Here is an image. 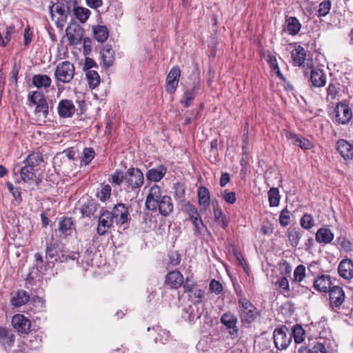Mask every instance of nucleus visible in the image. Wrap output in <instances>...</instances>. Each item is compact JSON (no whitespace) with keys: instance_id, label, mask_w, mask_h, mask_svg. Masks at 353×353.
<instances>
[{"instance_id":"1","label":"nucleus","mask_w":353,"mask_h":353,"mask_svg":"<svg viewBox=\"0 0 353 353\" xmlns=\"http://www.w3.org/2000/svg\"><path fill=\"white\" fill-rule=\"evenodd\" d=\"M237 295L240 296L239 304L240 307V317L243 323L250 324L256 319L258 312L256 307L246 298L241 296V292L235 288Z\"/></svg>"},{"instance_id":"2","label":"nucleus","mask_w":353,"mask_h":353,"mask_svg":"<svg viewBox=\"0 0 353 353\" xmlns=\"http://www.w3.org/2000/svg\"><path fill=\"white\" fill-rule=\"evenodd\" d=\"M144 176L138 168H131L125 173V184L126 190H135L143 184Z\"/></svg>"},{"instance_id":"3","label":"nucleus","mask_w":353,"mask_h":353,"mask_svg":"<svg viewBox=\"0 0 353 353\" xmlns=\"http://www.w3.org/2000/svg\"><path fill=\"white\" fill-rule=\"evenodd\" d=\"M74 75V66L68 61L59 63L54 72V76L57 81L63 83H69Z\"/></svg>"},{"instance_id":"4","label":"nucleus","mask_w":353,"mask_h":353,"mask_svg":"<svg viewBox=\"0 0 353 353\" xmlns=\"http://www.w3.org/2000/svg\"><path fill=\"white\" fill-rule=\"evenodd\" d=\"M292 338V334L285 326L276 328L274 332V342L278 350H285L290 344Z\"/></svg>"},{"instance_id":"5","label":"nucleus","mask_w":353,"mask_h":353,"mask_svg":"<svg viewBox=\"0 0 353 353\" xmlns=\"http://www.w3.org/2000/svg\"><path fill=\"white\" fill-rule=\"evenodd\" d=\"M163 197L161 188L157 185L152 186L145 200L147 209L152 211L156 210Z\"/></svg>"},{"instance_id":"6","label":"nucleus","mask_w":353,"mask_h":353,"mask_svg":"<svg viewBox=\"0 0 353 353\" xmlns=\"http://www.w3.org/2000/svg\"><path fill=\"white\" fill-rule=\"evenodd\" d=\"M334 111L336 113L335 121L339 124L344 125L347 123L352 117L351 109L347 104L343 102H339L336 105Z\"/></svg>"},{"instance_id":"7","label":"nucleus","mask_w":353,"mask_h":353,"mask_svg":"<svg viewBox=\"0 0 353 353\" xmlns=\"http://www.w3.org/2000/svg\"><path fill=\"white\" fill-rule=\"evenodd\" d=\"M65 33L70 43L75 46L81 43L83 30L79 25L72 23L67 27Z\"/></svg>"},{"instance_id":"8","label":"nucleus","mask_w":353,"mask_h":353,"mask_svg":"<svg viewBox=\"0 0 353 353\" xmlns=\"http://www.w3.org/2000/svg\"><path fill=\"white\" fill-rule=\"evenodd\" d=\"M237 317L232 313H225L222 315V324L228 330L229 334L232 338H236L239 334V329L236 326Z\"/></svg>"},{"instance_id":"9","label":"nucleus","mask_w":353,"mask_h":353,"mask_svg":"<svg viewBox=\"0 0 353 353\" xmlns=\"http://www.w3.org/2000/svg\"><path fill=\"white\" fill-rule=\"evenodd\" d=\"M115 221L113 219L112 212L105 211L101 213L99 219V224L97 229V233L99 235H103L107 230L110 228Z\"/></svg>"},{"instance_id":"10","label":"nucleus","mask_w":353,"mask_h":353,"mask_svg":"<svg viewBox=\"0 0 353 353\" xmlns=\"http://www.w3.org/2000/svg\"><path fill=\"white\" fill-rule=\"evenodd\" d=\"M181 71L179 68L174 67L170 70L166 78L165 90L172 94L176 91L179 81Z\"/></svg>"},{"instance_id":"11","label":"nucleus","mask_w":353,"mask_h":353,"mask_svg":"<svg viewBox=\"0 0 353 353\" xmlns=\"http://www.w3.org/2000/svg\"><path fill=\"white\" fill-rule=\"evenodd\" d=\"M12 324L19 332L27 334L30 329V321L23 314H15L12 319Z\"/></svg>"},{"instance_id":"12","label":"nucleus","mask_w":353,"mask_h":353,"mask_svg":"<svg viewBox=\"0 0 353 353\" xmlns=\"http://www.w3.org/2000/svg\"><path fill=\"white\" fill-rule=\"evenodd\" d=\"M310 73V79L312 85L316 88H321L325 85L326 76L322 70L312 68L310 72L304 71L305 75Z\"/></svg>"},{"instance_id":"13","label":"nucleus","mask_w":353,"mask_h":353,"mask_svg":"<svg viewBox=\"0 0 353 353\" xmlns=\"http://www.w3.org/2000/svg\"><path fill=\"white\" fill-rule=\"evenodd\" d=\"M111 212L115 223L118 225L125 223L128 219V210L123 203L115 205Z\"/></svg>"},{"instance_id":"14","label":"nucleus","mask_w":353,"mask_h":353,"mask_svg":"<svg viewBox=\"0 0 353 353\" xmlns=\"http://www.w3.org/2000/svg\"><path fill=\"white\" fill-rule=\"evenodd\" d=\"M345 293L339 286H334L330 290V302L332 307H339L344 302Z\"/></svg>"},{"instance_id":"15","label":"nucleus","mask_w":353,"mask_h":353,"mask_svg":"<svg viewBox=\"0 0 353 353\" xmlns=\"http://www.w3.org/2000/svg\"><path fill=\"white\" fill-rule=\"evenodd\" d=\"M19 172L21 180H23V182L28 183L29 184L38 183V171L24 165L20 168Z\"/></svg>"},{"instance_id":"16","label":"nucleus","mask_w":353,"mask_h":353,"mask_svg":"<svg viewBox=\"0 0 353 353\" xmlns=\"http://www.w3.org/2000/svg\"><path fill=\"white\" fill-rule=\"evenodd\" d=\"M336 148L345 160L353 162V145L347 141L341 139L336 143Z\"/></svg>"},{"instance_id":"17","label":"nucleus","mask_w":353,"mask_h":353,"mask_svg":"<svg viewBox=\"0 0 353 353\" xmlns=\"http://www.w3.org/2000/svg\"><path fill=\"white\" fill-rule=\"evenodd\" d=\"M338 271L340 276L345 279L353 278V261L349 259H343L339 263Z\"/></svg>"},{"instance_id":"18","label":"nucleus","mask_w":353,"mask_h":353,"mask_svg":"<svg viewBox=\"0 0 353 353\" xmlns=\"http://www.w3.org/2000/svg\"><path fill=\"white\" fill-rule=\"evenodd\" d=\"M165 283L171 288L177 289L183 284V276L177 270L170 272L166 276Z\"/></svg>"},{"instance_id":"19","label":"nucleus","mask_w":353,"mask_h":353,"mask_svg":"<svg viewBox=\"0 0 353 353\" xmlns=\"http://www.w3.org/2000/svg\"><path fill=\"white\" fill-rule=\"evenodd\" d=\"M286 137L293 144L299 146L303 150H310L313 147V144L308 139L301 136L288 132Z\"/></svg>"},{"instance_id":"20","label":"nucleus","mask_w":353,"mask_h":353,"mask_svg":"<svg viewBox=\"0 0 353 353\" xmlns=\"http://www.w3.org/2000/svg\"><path fill=\"white\" fill-rule=\"evenodd\" d=\"M58 112L61 117H70L74 112V105L70 100H62L58 105Z\"/></svg>"},{"instance_id":"21","label":"nucleus","mask_w":353,"mask_h":353,"mask_svg":"<svg viewBox=\"0 0 353 353\" xmlns=\"http://www.w3.org/2000/svg\"><path fill=\"white\" fill-rule=\"evenodd\" d=\"M301 28L299 21L294 17L286 18L284 30L291 35H296Z\"/></svg>"},{"instance_id":"22","label":"nucleus","mask_w":353,"mask_h":353,"mask_svg":"<svg viewBox=\"0 0 353 353\" xmlns=\"http://www.w3.org/2000/svg\"><path fill=\"white\" fill-rule=\"evenodd\" d=\"M157 208L159 213L163 216H168L173 211V203L169 196L163 195Z\"/></svg>"},{"instance_id":"23","label":"nucleus","mask_w":353,"mask_h":353,"mask_svg":"<svg viewBox=\"0 0 353 353\" xmlns=\"http://www.w3.org/2000/svg\"><path fill=\"white\" fill-rule=\"evenodd\" d=\"M314 288L319 292H327L331 288L330 277L325 275H321L315 279L314 281Z\"/></svg>"},{"instance_id":"24","label":"nucleus","mask_w":353,"mask_h":353,"mask_svg":"<svg viewBox=\"0 0 353 353\" xmlns=\"http://www.w3.org/2000/svg\"><path fill=\"white\" fill-rule=\"evenodd\" d=\"M334 234L328 228H321L316 233V240L320 243H330L334 239Z\"/></svg>"},{"instance_id":"25","label":"nucleus","mask_w":353,"mask_h":353,"mask_svg":"<svg viewBox=\"0 0 353 353\" xmlns=\"http://www.w3.org/2000/svg\"><path fill=\"white\" fill-rule=\"evenodd\" d=\"M42 155L39 152H33L26 157V160L24 161V164L38 171L39 166L42 163Z\"/></svg>"},{"instance_id":"26","label":"nucleus","mask_w":353,"mask_h":353,"mask_svg":"<svg viewBox=\"0 0 353 353\" xmlns=\"http://www.w3.org/2000/svg\"><path fill=\"white\" fill-rule=\"evenodd\" d=\"M167 169L163 166H159L157 168L150 169L146 174L148 180L154 182L159 181L165 174Z\"/></svg>"},{"instance_id":"27","label":"nucleus","mask_w":353,"mask_h":353,"mask_svg":"<svg viewBox=\"0 0 353 353\" xmlns=\"http://www.w3.org/2000/svg\"><path fill=\"white\" fill-rule=\"evenodd\" d=\"M198 197L199 205L201 210H206L210 205V193L205 187H200L198 190Z\"/></svg>"},{"instance_id":"28","label":"nucleus","mask_w":353,"mask_h":353,"mask_svg":"<svg viewBox=\"0 0 353 353\" xmlns=\"http://www.w3.org/2000/svg\"><path fill=\"white\" fill-rule=\"evenodd\" d=\"M292 59L296 65H302L305 61L306 53L303 48L299 46L292 51Z\"/></svg>"},{"instance_id":"29","label":"nucleus","mask_w":353,"mask_h":353,"mask_svg":"<svg viewBox=\"0 0 353 353\" xmlns=\"http://www.w3.org/2000/svg\"><path fill=\"white\" fill-rule=\"evenodd\" d=\"M51 82V79L46 74H36L32 77V84L38 88H49Z\"/></svg>"},{"instance_id":"30","label":"nucleus","mask_w":353,"mask_h":353,"mask_svg":"<svg viewBox=\"0 0 353 353\" xmlns=\"http://www.w3.org/2000/svg\"><path fill=\"white\" fill-rule=\"evenodd\" d=\"M49 107L48 104L37 105L34 109V119L38 123L45 122L48 115Z\"/></svg>"},{"instance_id":"31","label":"nucleus","mask_w":353,"mask_h":353,"mask_svg":"<svg viewBox=\"0 0 353 353\" xmlns=\"http://www.w3.org/2000/svg\"><path fill=\"white\" fill-rule=\"evenodd\" d=\"M114 52L112 48L108 46L103 48L101 51V57L103 65L108 68L111 66L114 60Z\"/></svg>"},{"instance_id":"32","label":"nucleus","mask_w":353,"mask_h":353,"mask_svg":"<svg viewBox=\"0 0 353 353\" xmlns=\"http://www.w3.org/2000/svg\"><path fill=\"white\" fill-rule=\"evenodd\" d=\"M14 341V335L5 327H0V343L3 345L10 347Z\"/></svg>"},{"instance_id":"33","label":"nucleus","mask_w":353,"mask_h":353,"mask_svg":"<svg viewBox=\"0 0 353 353\" xmlns=\"http://www.w3.org/2000/svg\"><path fill=\"white\" fill-rule=\"evenodd\" d=\"M74 230V223L71 218H64L59 222V230L63 234L70 235Z\"/></svg>"},{"instance_id":"34","label":"nucleus","mask_w":353,"mask_h":353,"mask_svg":"<svg viewBox=\"0 0 353 353\" xmlns=\"http://www.w3.org/2000/svg\"><path fill=\"white\" fill-rule=\"evenodd\" d=\"M29 295L24 290L17 292L12 298L11 302L15 307H20L25 305L29 301Z\"/></svg>"},{"instance_id":"35","label":"nucleus","mask_w":353,"mask_h":353,"mask_svg":"<svg viewBox=\"0 0 353 353\" xmlns=\"http://www.w3.org/2000/svg\"><path fill=\"white\" fill-rule=\"evenodd\" d=\"M30 105L31 106H37L39 105H45L48 104L43 93L41 92L35 91L33 92L31 94L28 95Z\"/></svg>"},{"instance_id":"36","label":"nucleus","mask_w":353,"mask_h":353,"mask_svg":"<svg viewBox=\"0 0 353 353\" xmlns=\"http://www.w3.org/2000/svg\"><path fill=\"white\" fill-rule=\"evenodd\" d=\"M73 13L76 18L81 23H85L91 14L90 10L81 6L74 7L73 9Z\"/></svg>"},{"instance_id":"37","label":"nucleus","mask_w":353,"mask_h":353,"mask_svg":"<svg viewBox=\"0 0 353 353\" xmlns=\"http://www.w3.org/2000/svg\"><path fill=\"white\" fill-rule=\"evenodd\" d=\"M94 38L101 43H103L108 37V30L105 26H97L93 28Z\"/></svg>"},{"instance_id":"38","label":"nucleus","mask_w":353,"mask_h":353,"mask_svg":"<svg viewBox=\"0 0 353 353\" xmlns=\"http://www.w3.org/2000/svg\"><path fill=\"white\" fill-rule=\"evenodd\" d=\"M86 78L90 88H95L100 83V77L96 70H88L85 72Z\"/></svg>"},{"instance_id":"39","label":"nucleus","mask_w":353,"mask_h":353,"mask_svg":"<svg viewBox=\"0 0 353 353\" xmlns=\"http://www.w3.org/2000/svg\"><path fill=\"white\" fill-rule=\"evenodd\" d=\"M302 236V234L295 228H290L288 231V237L291 245L296 248Z\"/></svg>"},{"instance_id":"40","label":"nucleus","mask_w":353,"mask_h":353,"mask_svg":"<svg viewBox=\"0 0 353 353\" xmlns=\"http://www.w3.org/2000/svg\"><path fill=\"white\" fill-rule=\"evenodd\" d=\"M292 337L294 339L296 343H301L305 339V330L300 325H296L294 326L292 331Z\"/></svg>"},{"instance_id":"41","label":"nucleus","mask_w":353,"mask_h":353,"mask_svg":"<svg viewBox=\"0 0 353 353\" xmlns=\"http://www.w3.org/2000/svg\"><path fill=\"white\" fill-rule=\"evenodd\" d=\"M209 160L214 164H217L220 161L217 148V140H214L211 143V148L208 154Z\"/></svg>"},{"instance_id":"42","label":"nucleus","mask_w":353,"mask_h":353,"mask_svg":"<svg viewBox=\"0 0 353 353\" xmlns=\"http://www.w3.org/2000/svg\"><path fill=\"white\" fill-rule=\"evenodd\" d=\"M329 344L326 341H317L309 350V353H328L327 348Z\"/></svg>"},{"instance_id":"43","label":"nucleus","mask_w":353,"mask_h":353,"mask_svg":"<svg viewBox=\"0 0 353 353\" xmlns=\"http://www.w3.org/2000/svg\"><path fill=\"white\" fill-rule=\"evenodd\" d=\"M274 285L279 287L281 292L283 294H288L290 292L289 281L286 276L283 275L281 277L279 278L274 283Z\"/></svg>"},{"instance_id":"44","label":"nucleus","mask_w":353,"mask_h":353,"mask_svg":"<svg viewBox=\"0 0 353 353\" xmlns=\"http://www.w3.org/2000/svg\"><path fill=\"white\" fill-rule=\"evenodd\" d=\"M268 199L271 207L278 206L280 201V195L277 188H272L268 192Z\"/></svg>"},{"instance_id":"45","label":"nucleus","mask_w":353,"mask_h":353,"mask_svg":"<svg viewBox=\"0 0 353 353\" xmlns=\"http://www.w3.org/2000/svg\"><path fill=\"white\" fill-rule=\"evenodd\" d=\"M300 224L304 229L310 230L314 226V217L311 214L305 213L301 217Z\"/></svg>"},{"instance_id":"46","label":"nucleus","mask_w":353,"mask_h":353,"mask_svg":"<svg viewBox=\"0 0 353 353\" xmlns=\"http://www.w3.org/2000/svg\"><path fill=\"white\" fill-rule=\"evenodd\" d=\"M50 14L54 17L57 14L60 17L66 16V10L65 6L61 3H54L50 7Z\"/></svg>"},{"instance_id":"47","label":"nucleus","mask_w":353,"mask_h":353,"mask_svg":"<svg viewBox=\"0 0 353 353\" xmlns=\"http://www.w3.org/2000/svg\"><path fill=\"white\" fill-rule=\"evenodd\" d=\"M110 182L115 185H121L123 182H125V174L121 170H116L114 174L111 175Z\"/></svg>"},{"instance_id":"48","label":"nucleus","mask_w":353,"mask_h":353,"mask_svg":"<svg viewBox=\"0 0 353 353\" xmlns=\"http://www.w3.org/2000/svg\"><path fill=\"white\" fill-rule=\"evenodd\" d=\"M305 277V268L303 265H299L294 272V281L297 283L301 282Z\"/></svg>"},{"instance_id":"49","label":"nucleus","mask_w":353,"mask_h":353,"mask_svg":"<svg viewBox=\"0 0 353 353\" xmlns=\"http://www.w3.org/2000/svg\"><path fill=\"white\" fill-rule=\"evenodd\" d=\"M331 8V1L330 0H324L322 1L318 10V15L319 17H325L326 16L330 11Z\"/></svg>"},{"instance_id":"50","label":"nucleus","mask_w":353,"mask_h":353,"mask_svg":"<svg viewBox=\"0 0 353 353\" xmlns=\"http://www.w3.org/2000/svg\"><path fill=\"white\" fill-rule=\"evenodd\" d=\"M204 294L205 292L203 290L196 288L190 295V297L194 303H199L202 301Z\"/></svg>"},{"instance_id":"51","label":"nucleus","mask_w":353,"mask_h":353,"mask_svg":"<svg viewBox=\"0 0 353 353\" xmlns=\"http://www.w3.org/2000/svg\"><path fill=\"white\" fill-rule=\"evenodd\" d=\"M290 211L285 208L283 209L279 216V223L282 226H287L290 223Z\"/></svg>"},{"instance_id":"52","label":"nucleus","mask_w":353,"mask_h":353,"mask_svg":"<svg viewBox=\"0 0 353 353\" xmlns=\"http://www.w3.org/2000/svg\"><path fill=\"white\" fill-rule=\"evenodd\" d=\"M194 98V94L193 90H187L181 100V103H183L185 107L190 105V103Z\"/></svg>"},{"instance_id":"53","label":"nucleus","mask_w":353,"mask_h":353,"mask_svg":"<svg viewBox=\"0 0 353 353\" xmlns=\"http://www.w3.org/2000/svg\"><path fill=\"white\" fill-rule=\"evenodd\" d=\"M111 187L109 185H104L100 192L98 194V197L101 201H105L110 197L111 194Z\"/></svg>"},{"instance_id":"54","label":"nucleus","mask_w":353,"mask_h":353,"mask_svg":"<svg viewBox=\"0 0 353 353\" xmlns=\"http://www.w3.org/2000/svg\"><path fill=\"white\" fill-rule=\"evenodd\" d=\"M83 157L82 161L85 165H88L93 159L94 157V152L91 148H85L83 152Z\"/></svg>"},{"instance_id":"55","label":"nucleus","mask_w":353,"mask_h":353,"mask_svg":"<svg viewBox=\"0 0 353 353\" xmlns=\"http://www.w3.org/2000/svg\"><path fill=\"white\" fill-rule=\"evenodd\" d=\"M222 197L224 201L229 204H234L236 201V193L234 192L225 190L222 194Z\"/></svg>"},{"instance_id":"56","label":"nucleus","mask_w":353,"mask_h":353,"mask_svg":"<svg viewBox=\"0 0 353 353\" xmlns=\"http://www.w3.org/2000/svg\"><path fill=\"white\" fill-rule=\"evenodd\" d=\"M339 244L343 251L349 252L353 251V243L345 238L339 239Z\"/></svg>"},{"instance_id":"57","label":"nucleus","mask_w":353,"mask_h":353,"mask_svg":"<svg viewBox=\"0 0 353 353\" xmlns=\"http://www.w3.org/2000/svg\"><path fill=\"white\" fill-rule=\"evenodd\" d=\"M338 94L336 87L331 83L327 88V100H334Z\"/></svg>"},{"instance_id":"58","label":"nucleus","mask_w":353,"mask_h":353,"mask_svg":"<svg viewBox=\"0 0 353 353\" xmlns=\"http://www.w3.org/2000/svg\"><path fill=\"white\" fill-rule=\"evenodd\" d=\"M7 186H8L9 191L12 194V196L16 199H19L21 201V192H20L19 190L17 188L14 187V185L10 182L7 183Z\"/></svg>"},{"instance_id":"59","label":"nucleus","mask_w":353,"mask_h":353,"mask_svg":"<svg viewBox=\"0 0 353 353\" xmlns=\"http://www.w3.org/2000/svg\"><path fill=\"white\" fill-rule=\"evenodd\" d=\"M152 329L154 330L156 332H157L159 333V339L156 338V339H155L156 341H157L159 340L161 343H163V337L165 338V341H166L167 339L168 338L169 334L165 330H162L159 327H157L155 328L153 327Z\"/></svg>"},{"instance_id":"60","label":"nucleus","mask_w":353,"mask_h":353,"mask_svg":"<svg viewBox=\"0 0 353 353\" xmlns=\"http://www.w3.org/2000/svg\"><path fill=\"white\" fill-rule=\"evenodd\" d=\"M96 67H97V64L90 57H86L85 59V63L83 65L84 71L87 72L88 70H91L92 68Z\"/></svg>"},{"instance_id":"61","label":"nucleus","mask_w":353,"mask_h":353,"mask_svg":"<svg viewBox=\"0 0 353 353\" xmlns=\"http://www.w3.org/2000/svg\"><path fill=\"white\" fill-rule=\"evenodd\" d=\"M169 264L172 266H176L180 263V256L176 253H172L169 255Z\"/></svg>"},{"instance_id":"62","label":"nucleus","mask_w":353,"mask_h":353,"mask_svg":"<svg viewBox=\"0 0 353 353\" xmlns=\"http://www.w3.org/2000/svg\"><path fill=\"white\" fill-rule=\"evenodd\" d=\"M210 289L212 292L219 294L221 292V283L219 281L213 279L210 283Z\"/></svg>"},{"instance_id":"63","label":"nucleus","mask_w":353,"mask_h":353,"mask_svg":"<svg viewBox=\"0 0 353 353\" xmlns=\"http://www.w3.org/2000/svg\"><path fill=\"white\" fill-rule=\"evenodd\" d=\"M86 4L91 8L97 9L103 4V0H85Z\"/></svg>"},{"instance_id":"64","label":"nucleus","mask_w":353,"mask_h":353,"mask_svg":"<svg viewBox=\"0 0 353 353\" xmlns=\"http://www.w3.org/2000/svg\"><path fill=\"white\" fill-rule=\"evenodd\" d=\"M57 253L54 245L50 243L46 248V256L52 259L55 256Z\"/></svg>"}]
</instances>
